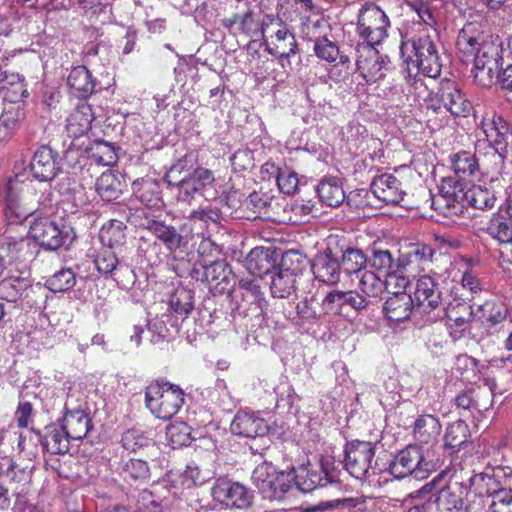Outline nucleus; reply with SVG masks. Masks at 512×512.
I'll list each match as a JSON object with an SVG mask.
<instances>
[{
    "label": "nucleus",
    "instance_id": "1",
    "mask_svg": "<svg viewBox=\"0 0 512 512\" xmlns=\"http://www.w3.org/2000/svg\"><path fill=\"white\" fill-rule=\"evenodd\" d=\"M478 127L483 132L485 139L475 143L478 152L487 150L499 172L504 165L508 148L512 147V124L501 113L494 109H486L481 116Z\"/></svg>",
    "mask_w": 512,
    "mask_h": 512
},
{
    "label": "nucleus",
    "instance_id": "2",
    "mask_svg": "<svg viewBox=\"0 0 512 512\" xmlns=\"http://www.w3.org/2000/svg\"><path fill=\"white\" fill-rule=\"evenodd\" d=\"M260 34L265 51L278 60L289 59L299 52L295 34L279 15L266 14L261 20Z\"/></svg>",
    "mask_w": 512,
    "mask_h": 512
},
{
    "label": "nucleus",
    "instance_id": "3",
    "mask_svg": "<svg viewBox=\"0 0 512 512\" xmlns=\"http://www.w3.org/2000/svg\"><path fill=\"white\" fill-rule=\"evenodd\" d=\"M185 393L176 384L165 380L151 382L145 389V405L162 420L173 418L184 405Z\"/></svg>",
    "mask_w": 512,
    "mask_h": 512
},
{
    "label": "nucleus",
    "instance_id": "4",
    "mask_svg": "<svg viewBox=\"0 0 512 512\" xmlns=\"http://www.w3.org/2000/svg\"><path fill=\"white\" fill-rule=\"evenodd\" d=\"M441 425L433 415L426 414L418 418V480L424 479L439 466V457L434 447L438 443Z\"/></svg>",
    "mask_w": 512,
    "mask_h": 512
},
{
    "label": "nucleus",
    "instance_id": "5",
    "mask_svg": "<svg viewBox=\"0 0 512 512\" xmlns=\"http://www.w3.org/2000/svg\"><path fill=\"white\" fill-rule=\"evenodd\" d=\"M390 21L386 13L374 3H365L360 9L357 33L365 43L375 47L388 37Z\"/></svg>",
    "mask_w": 512,
    "mask_h": 512
},
{
    "label": "nucleus",
    "instance_id": "6",
    "mask_svg": "<svg viewBox=\"0 0 512 512\" xmlns=\"http://www.w3.org/2000/svg\"><path fill=\"white\" fill-rule=\"evenodd\" d=\"M252 482L264 499L282 500L293 487L291 475L277 472L269 463H261L252 472Z\"/></svg>",
    "mask_w": 512,
    "mask_h": 512
},
{
    "label": "nucleus",
    "instance_id": "7",
    "mask_svg": "<svg viewBox=\"0 0 512 512\" xmlns=\"http://www.w3.org/2000/svg\"><path fill=\"white\" fill-rule=\"evenodd\" d=\"M442 192L445 193L444 197L448 198L447 201L463 204L466 201L470 206L480 210L491 209L496 203V196L490 189L481 185H473L465 189L463 183L450 177L443 179Z\"/></svg>",
    "mask_w": 512,
    "mask_h": 512
},
{
    "label": "nucleus",
    "instance_id": "8",
    "mask_svg": "<svg viewBox=\"0 0 512 512\" xmlns=\"http://www.w3.org/2000/svg\"><path fill=\"white\" fill-rule=\"evenodd\" d=\"M441 306V292L430 275L418 274V326L434 323L444 315Z\"/></svg>",
    "mask_w": 512,
    "mask_h": 512
},
{
    "label": "nucleus",
    "instance_id": "9",
    "mask_svg": "<svg viewBox=\"0 0 512 512\" xmlns=\"http://www.w3.org/2000/svg\"><path fill=\"white\" fill-rule=\"evenodd\" d=\"M344 467L356 479L366 478L375 456V444L370 441L353 440L345 445Z\"/></svg>",
    "mask_w": 512,
    "mask_h": 512
},
{
    "label": "nucleus",
    "instance_id": "10",
    "mask_svg": "<svg viewBox=\"0 0 512 512\" xmlns=\"http://www.w3.org/2000/svg\"><path fill=\"white\" fill-rule=\"evenodd\" d=\"M302 260L297 253L287 252L281 263V268L271 279L270 290L273 297L287 298L296 291L298 271Z\"/></svg>",
    "mask_w": 512,
    "mask_h": 512
},
{
    "label": "nucleus",
    "instance_id": "11",
    "mask_svg": "<svg viewBox=\"0 0 512 512\" xmlns=\"http://www.w3.org/2000/svg\"><path fill=\"white\" fill-rule=\"evenodd\" d=\"M337 243V235L329 236L325 252L318 255L311 266L315 278L329 285L340 281L341 267L338 261Z\"/></svg>",
    "mask_w": 512,
    "mask_h": 512
},
{
    "label": "nucleus",
    "instance_id": "12",
    "mask_svg": "<svg viewBox=\"0 0 512 512\" xmlns=\"http://www.w3.org/2000/svg\"><path fill=\"white\" fill-rule=\"evenodd\" d=\"M213 499L230 508L245 509L252 503L253 494L244 485L219 479L212 488Z\"/></svg>",
    "mask_w": 512,
    "mask_h": 512
},
{
    "label": "nucleus",
    "instance_id": "13",
    "mask_svg": "<svg viewBox=\"0 0 512 512\" xmlns=\"http://www.w3.org/2000/svg\"><path fill=\"white\" fill-rule=\"evenodd\" d=\"M29 234L46 250L62 247L68 238V232L64 226L60 227L55 221L46 217L35 219L30 226Z\"/></svg>",
    "mask_w": 512,
    "mask_h": 512
},
{
    "label": "nucleus",
    "instance_id": "14",
    "mask_svg": "<svg viewBox=\"0 0 512 512\" xmlns=\"http://www.w3.org/2000/svg\"><path fill=\"white\" fill-rule=\"evenodd\" d=\"M139 227L149 231L170 252H176L185 246L184 237L175 226L148 213H143Z\"/></svg>",
    "mask_w": 512,
    "mask_h": 512
},
{
    "label": "nucleus",
    "instance_id": "15",
    "mask_svg": "<svg viewBox=\"0 0 512 512\" xmlns=\"http://www.w3.org/2000/svg\"><path fill=\"white\" fill-rule=\"evenodd\" d=\"M29 170L41 182L53 180L61 171L59 153L49 145H41L32 155Z\"/></svg>",
    "mask_w": 512,
    "mask_h": 512
},
{
    "label": "nucleus",
    "instance_id": "16",
    "mask_svg": "<svg viewBox=\"0 0 512 512\" xmlns=\"http://www.w3.org/2000/svg\"><path fill=\"white\" fill-rule=\"evenodd\" d=\"M357 53L356 67L367 84H374L386 76V62L375 47L358 45Z\"/></svg>",
    "mask_w": 512,
    "mask_h": 512
},
{
    "label": "nucleus",
    "instance_id": "17",
    "mask_svg": "<svg viewBox=\"0 0 512 512\" xmlns=\"http://www.w3.org/2000/svg\"><path fill=\"white\" fill-rule=\"evenodd\" d=\"M448 166L455 179L462 182H473L484 174L481 164L474 152L459 150L448 156Z\"/></svg>",
    "mask_w": 512,
    "mask_h": 512
},
{
    "label": "nucleus",
    "instance_id": "18",
    "mask_svg": "<svg viewBox=\"0 0 512 512\" xmlns=\"http://www.w3.org/2000/svg\"><path fill=\"white\" fill-rule=\"evenodd\" d=\"M297 489L304 493H310L317 488L336 482L333 472H329L323 464L307 465L300 467L291 477Z\"/></svg>",
    "mask_w": 512,
    "mask_h": 512
},
{
    "label": "nucleus",
    "instance_id": "19",
    "mask_svg": "<svg viewBox=\"0 0 512 512\" xmlns=\"http://www.w3.org/2000/svg\"><path fill=\"white\" fill-rule=\"evenodd\" d=\"M215 177L213 171L204 167H196L192 173L184 175L178 188V199L184 202H190L196 194L209 187H213Z\"/></svg>",
    "mask_w": 512,
    "mask_h": 512
},
{
    "label": "nucleus",
    "instance_id": "20",
    "mask_svg": "<svg viewBox=\"0 0 512 512\" xmlns=\"http://www.w3.org/2000/svg\"><path fill=\"white\" fill-rule=\"evenodd\" d=\"M371 191L376 198L387 205H401L408 208L405 203V191L401 187L400 180L392 174H382L374 178L371 183Z\"/></svg>",
    "mask_w": 512,
    "mask_h": 512
},
{
    "label": "nucleus",
    "instance_id": "21",
    "mask_svg": "<svg viewBox=\"0 0 512 512\" xmlns=\"http://www.w3.org/2000/svg\"><path fill=\"white\" fill-rule=\"evenodd\" d=\"M221 25L230 32L236 30L248 37H254L261 29V21L256 19L254 10L247 4L242 7L236 6V11L231 16L223 18Z\"/></svg>",
    "mask_w": 512,
    "mask_h": 512
},
{
    "label": "nucleus",
    "instance_id": "22",
    "mask_svg": "<svg viewBox=\"0 0 512 512\" xmlns=\"http://www.w3.org/2000/svg\"><path fill=\"white\" fill-rule=\"evenodd\" d=\"M441 100L445 111L456 117H467L473 110L471 102L449 79L440 82Z\"/></svg>",
    "mask_w": 512,
    "mask_h": 512
},
{
    "label": "nucleus",
    "instance_id": "23",
    "mask_svg": "<svg viewBox=\"0 0 512 512\" xmlns=\"http://www.w3.org/2000/svg\"><path fill=\"white\" fill-rule=\"evenodd\" d=\"M414 301L410 292L394 290L383 305V313L391 323L409 320L412 315Z\"/></svg>",
    "mask_w": 512,
    "mask_h": 512
},
{
    "label": "nucleus",
    "instance_id": "24",
    "mask_svg": "<svg viewBox=\"0 0 512 512\" xmlns=\"http://www.w3.org/2000/svg\"><path fill=\"white\" fill-rule=\"evenodd\" d=\"M230 430L237 436L255 438L266 435L268 425L263 418L248 412L239 411L231 422Z\"/></svg>",
    "mask_w": 512,
    "mask_h": 512
},
{
    "label": "nucleus",
    "instance_id": "25",
    "mask_svg": "<svg viewBox=\"0 0 512 512\" xmlns=\"http://www.w3.org/2000/svg\"><path fill=\"white\" fill-rule=\"evenodd\" d=\"M97 80L86 66L79 65L71 69L67 77L70 93L80 99H87L96 90Z\"/></svg>",
    "mask_w": 512,
    "mask_h": 512
},
{
    "label": "nucleus",
    "instance_id": "26",
    "mask_svg": "<svg viewBox=\"0 0 512 512\" xmlns=\"http://www.w3.org/2000/svg\"><path fill=\"white\" fill-rule=\"evenodd\" d=\"M91 428V419L84 410H66L61 429L72 440L84 439Z\"/></svg>",
    "mask_w": 512,
    "mask_h": 512
},
{
    "label": "nucleus",
    "instance_id": "27",
    "mask_svg": "<svg viewBox=\"0 0 512 512\" xmlns=\"http://www.w3.org/2000/svg\"><path fill=\"white\" fill-rule=\"evenodd\" d=\"M134 197L148 208L158 207L162 203V191L157 180L143 177L132 183Z\"/></svg>",
    "mask_w": 512,
    "mask_h": 512
},
{
    "label": "nucleus",
    "instance_id": "28",
    "mask_svg": "<svg viewBox=\"0 0 512 512\" xmlns=\"http://www.w3.org/2000/svg\"><path fill=\"white\" fill-rule=\"evenodd\" d=\"M94 114L91 105L79 104L70 113L66 120V130L70 137L79 138L91 129Z\"/></svg>",
    "mask_w": 512,
    "mask_h": 512
},
{
    "label": "nucleus",
    "instance_id": "29",
    "mask_svg": "<svg viewBox=\"0 0 512 512\" xmlns=\"http://www.w3.org/2000/svg\"><path fill=\"white\" fill-rule=\"evenodd\" d=\"M126 184L118 172L107 170L96 180L95 189L103 201L117 200L123 193Z\"/></svg>",
    "mask_w": 512,
    "mask_h": 512
},
{
    "label": "nucleus",
    "instance_id": "30",
    "mask_svg": "<svg viewBox=\"0 0 512 512\" xmlns=\"http://www.w3.org/2000/svg\"><path fill=\"white\" fill-rule=\"evenodd\" d=\"M474 312L475 320L479 321L487 329H491L504 322L508 316L507 307L493 299H488L478 305Z\"/></svg>",
    "mask_w": 512,
    "mask_h": 512
},
{
    "label": "nucleus",
    "instance_id": "31",
    "mask_svg": "<svg viewBox=\"0 0 512 512\" xmlns=\"http://www.w3.org/2000/svg\"><path fill=\"white\" fill-rule=\"evenodd\" d=\"M338 259L341 258V269L346 274H353L361 272L365 267L367 258L362 250L351 247L344 237L338 236Z\"/></svg>",
    "mask_w": 512,
    "mask_h": 512
},
{
    "label": "nucleus",
    "instance_id": "32",
    "mask_svg": "<svg viewBox=\"0 0 512 512\" xmlns=\"http://www.w3.org/2000/svg\"><path fill=\"white\" fill-rule=\"evenodd\" d=\"M245 266L251 275L263 278L275 268V259L270 249L256 247L248 253Z\"/></svg>",
    "mask_w": 512,
    "mask_h": 512
},
{
    "label": "nucleus",
    "instance_id": "33",
    "mask_svg": "<svg viewBox=\"0 0 512 512\" xmlns=\"http://www.w3.org/2000/svg\"><path fill=\"white\" fill-rule=\"evenodd\" d=\"M299 30L302 39L306 42L315 43L331 34V25L318 13L316 15L304 16L300 21Z\"/></svg>",
    "mask_w": 512,
    "mask_h": 512
},
{
    "label": "nucleus",
    "instance_id": "34",
    "mask_svg": "<svg viewBox=\"0 0 512 512\" xmlns=\"http://www.w3.org/2000/svg\"><path fill=\"white\" fill-rule=\"evenodd\" d=\"M5 202L4 214L9 224H22L38 210V206L23 204L19 195L11 187L8 189Z\"/></svg>",
    "mask_w": 512,
    "mask_h": 512
},
{
    "label": "nucleus",
    "instance_id": "35",
    "mask_svg": "<svg viewBox=\"0 0 512 512\" xmlns=\"http://www.w3.org/2000/svg\"><path fill=\"white\" fill-rule=\"evenodd\" d=\"M422 196L425 197L424 206H429L431 209L438 211L439 214L445 217L457 216L463 213L464 204L460 202L447 201L448 198L444 197L445 193L442 192V185L440 186V193L437 196L432 195L430 190L424 189Z\"/></svg>",
    "mask_w": 512,
    "mask_h": 512
},
{
    "label": "nucleus",
    "instance_id": "36",
    "mask_svg": "<svg viewBox=\"0 0 512 512\" xmlns=\"http://www.w3.org/2000/svg\"><path fill=\"white\" fill-rule=\"evenodd\" d=\"M117 470L120 476L128 482L142 483L150 477L149 465L142 459H122Z\"/></svg>",
    "mask_w": 512,
    "mask_h": 512
},
{
    "label": "nucleus",
    "instance_id": "37",
    "mask_svg": "<svg viewBox=\"0 0 512 512\" xmlns=\"http://www.w3.org/2000/svg\"><path fill=\"white\" fill-rule=\"evenodd\" d=\"M6 91L10 101L17 102L29 96L25 78L19 73L3 71L0 74V92Z\"/></svg>",
    "mask_w": 512,
    "mask_h": 512
},
{
    "label": "nucleus",
    "instance_id": "38",
    "mask_svg": "<svg viewBox=\"0 0 512 512\" xmlns=\"http://www.w3.org/2000/svg\"><path fill=\"white\" fill-rule=\"evenodd\" d=\"M487 388H468L459 393L455 398V404L458 408L464 410H478L486 408L485 404H481V396L483 393H489L492 395L493 388L496 386L495 381L486 380Z\"/></svg>",
    "mask_w": 512,
    "mask_h": 512
},
{
    "label": "nucleus",
    "instance_id": "39",
    "mask_svg": "<svg viewBox=\"0 0 512 512\" xmlns=\"http://www.w3.org/2000/svg\"><path fill=\"white\" fill-rule=\"evenodd\" d=\"M320 201L329 207H338L345 199V192L337 178L322 179L317 186Z\"/></svg>",
    "mask_w": 512,
    "mask_h": 512
},
{
    "label": "nucleus",
    "instance_id": "40",
    "mask_svg": "<svg viewBox=\"0 0 512 512\" xmlns=\"http://www.w3.org/2000/svg\"><path fill=\"white\" fill-rule=\"evenodd\" d=\"M481 32L473 23H468L459 31L456 38V48L464 56H473L480 48Z\"/></svg>",
    "mask_w": 512,
    "mask_h": 512
},
{
    "label": "nucleus",
    "instance_id": "41",
    "mask_svg": "<svg viewBox=\"0 0 512 512\" xmlns=\"http://www.w3.org/2000/svg\"><path fill=\"white\" fill-rule=\"evenodd\" d=\"M29 287H31V282L26 277L11 276L4 278L0 281V299L9 303H17Z\"/></svg>",
    "mask_w": 512,
    "mask_h": 512
},
{
    "label": "nucleus",
    "instance_id": "42",
    "mask_svg": "<svg viewBox=\"0 0 512 512\" xmlns=\"http://www.w3.org/2000/svg\"><path fill=\"white\" fill-rule=\"evenodd\" d=\"M358 288L367 299H376L385 291L389 292V281H386V277L383 279L381 275L365 270L361 273Z\"/></svg>",
    "mask_w": 512,
    "mask_h": 512
},
{
    "label": "nucleus",
    "instance_id": "43",
    "mask_svg": "<svg viewBox=\"0 0 512 512\" xmlns=\"http://www.w3.org/2000/svg\"><path fill=\"white\" fill-rule=\"evenodd\" d=\"M485 230L500 244H512V219L507 215L493 214Z\"/></svg>",
    "mask_w": 512,
    "mask_h": 512
},
{
    "label": "nucleus",
    "instance_id": "44",
    "mask_svg": "<svg viewBox=\"0 0 512 512\" xmlns=\"http://www.w3.org/2000/svg\"><path fill=\"white\" fill-rule=\"evenodd\" d=\"M418 18V60H420L421 57L429 55V52L437 54L438 51L434 41L437 38L436 29L426 23L419 8Z\"/></svg>",
    "mask_w": 512,
    "mask_h": 512
},
{
    "label": "nucleus",
    "instance_id": "45",
    "mask_svg": "<svg viewBox=\"0 0 512 512\" xmlns=\"http://www.w3.org/2000/svg\"><path fill=\"white\" fill-rule=\"evenodd\" d=\"M200 266L204 269L202 281L217 284L228 283L231 269L224 260L202 258L199 261Z\"/></svg>",
    "mask_w": 512,
    "mask_h": 512
},
{
    "label": "nucleus",
    "instance_id": "46",
    "mask_svg": "<svg viewBox=\"0 0 512 512\" xmlns=\"http://www.w3.org/2000/svg\"><path fill=\"white\" fill-rule=\"evenodd\" d=\"M24 113L20 108L10 107L0 115V143L8 142L20 128Z\"/></svg>",
    "mask_w": 512,
    "mask_h": 512
},
{
    "label": "nucleus",
    "instance_id": "47",
    "mask_svg": "<svg viewBox=\"0 0 512 512\" xmlns=\"http://www.w3.org/2000/svg\"><path fill=\"white\" fill-rule=\"evenodd\" d=\"M446 316L450 323V328L455 327L459 332L468 328L469 322L475 319V312L471 305L466 302L450 304Z\"/></svg>",
    "mask_w": 512,
    "mask_h": 512
},
{
    "label": "nucleus",
    "instance_id": "48",
    "mask_svg": "<svg viewBox=\"0 0 512 512\" xmlns=\"http://www.w3.org/2000/svg\"><path fill=\"white\" fill-rule=\"evenodd\" d=\"M196 163L197 155L193 152L186 153L170 167L164 176V181L168 186H177L181 181V175L192 173Z\"/></svg>",
    "mask_w": 512,
    "mask_h": 512
},
{
    "label": "nucleus",
    "instance_id": "49",
    "mask_svg": "<svg viewBox=\"0 0 512 512\" xmlns=\"http://www.w3.org/2000/svg\"><path fill=\"white\" fill-rule=\"evenodd\" d=\"M125 230L126 226L122 221L111 220L100 229V241L103 246L108 248L122 245L126 239Z\"/></svg>",
    "mask_w": 512,
    "mask_h": 512
},
{
    "label": "nucleus",
    "instance_id": "50",
    "mask_svg": "<svg viewBox=\"0 0 512 512\" xmlns=\"http://www.w3.org/2000/svg\"><path fill=\"white\" fill-rule=\"evenodd\" d=\"M412 448L413 446L409 445L401 450L390 463L388 470L394 478L403 479L416 470V464L410 452Z\"/></svg>",
    "mask_w": 512,
    "mask_h": 512
},
{
    "label": "nucleus",
    "instance_id": "51",
    "mask_svg": "<svg viewBox=\"0 0 512 512\" xmlns=\"http://www.w3.org/2000/svg\"><path fill=\"white\" fill-rule=\"evenodd\" d=\"M88 150L90 157L99 165L112 166L118 160L117 148L110 142L94 140Z\"/></svg>",
    "mask_w": 512,
    "mask_h": 512
},
{
    "label": "nucleus",
    "instance_id": "52",
    "mask_svg": "<svg viewBox=\"0 0 512 512\" xmlns=\"http://www.w3.org/2000/svg\"><path fill=\"white\" fill-rule=\"evenodd\" d=\"M442 473H438L433 479L418 489V512H427L433 506V501L438 495L439 488H445Z\"/></svg>",
    "mask_w": 512,
    "mask_h": 512
},
{
    "label": "nucleus",
    "instance_id": "53",
    "mask_svg": "<svg viewBox=\"0 0 512 512\" xmlns=\"http://www.w3.org/2000/svg\"><path fill=\"white\" fill-rule=\"evenodd\" d=\"M9 484L13 485L12 493L16 497L26 495L32 482V474L23 468L12 464L6 471Z\"/></svg>",
    "mask_w": 512,
    "mask_h": 512
},
{
    "label": "nucleus",
    "instance_id": "54",
    "mask_svg": "<svg viewBox=\"0 0 512 512\" xmlns=\"http://www.w3.org/2000/svg\"><path fill=\"white\" fill-rule=\"evenodd\" d=\"M313 51L319 59L329 63L336 62L338 58L342 64L349 62V57L346 55H340V49L337 42L331 40L329 36L313 43Z\"/></svg>",
    "mask_w": 512,
    "mask_h": 512
},
{
    "label": "nucleus",
    "instance_id": "55",
    "mask_svg": "<svg viewBox=\"0 0 512 512\" xmlns=\"http://www.w3.org/2000/svg\"><path fill=\"white\" fill-rule=\"evenodd\" d=\"M121 446L123 449L136 453L150 445H153V439L148 435L147 432L138 429L131 428L126 430L121 437Z\"/></svg>",
    "mask_w": 512,
    "mask_h": 512
},
{
    "label": "nucleus",
    "instance_id": "56",
    "mask_svg": "<svg viewBox=\"0 0 512 512\" xmlns=\"http://www.w3.org/2000/svg\"><path fill=\"white\" fill-rule=\"evenodd\" d=\"M433 505L445 512H467L463 499L453 492L450 487L439 488Z\"/></svg>",
    "mask_w": 512,
    "mask_h": 512
},
{
    "label": "nucleus",
    "instance_id": "57",
    "mask_svg": "<svg viewBox=\"0 0 512 512\" xmlns=\"http://www.w3.org/2000/svg\"><path fill=\"white\" fill-rule=\"evenodd\" d=\"M238 286L242 291V299L244 301L249 304H255L261 310L267 306V301L257 281L253 279H241L238 282Z\"/></svg>",
    "mask_w": 512,
    "mask_h": 512
},
{
    "label": "nucleus",
    "instance_id": "58",
    "mask_svg": "<svg viewBox=\"0 0 512 512\" xmlns=\"http://www.w3.org/2000/svg\"><path fill=\"white\" fill-rule=\"evenodd\" d=\"M400 51L403 60L402 70L406 74L405 78L408 84L414 85L416 83V75L412 74V68L416 67V61L414 60L416 56V40H402Z\"/></svg>",
    "mask_w": 512,
    "mask_h": 512
},
{
    "label": "nucleus",
    "instance_id": "59",
    "mask_svg": "<svg viewBox=\"0 0 512 512\" xmlns=\"http://www.w3.org/2000/svg\"><path fill=\"white\" fill-rule=\"evenodd\" d=\"M468 437V425L462 420L455 421L450 424L446 430L444 436L445 445L452 449H459L467 442Z\"/></svg>",
    "mask_w": 512,
    "mask_h": 512
},
{
    "label": "nucleus",
    "instance_id": "60",
    "mask_svg": "<svg viewBox=\"0 0 512 512\" xmlns=\"http://www.w3.org/2000/svg\"><path fill=\"white\" fill-rule=\"evenodd\" d=\"M25 241L11 240L3 238L0 240V275L5 269L6 265L19 259L20 253L23 250Z\"/></svg>",
    "mask_w": 512,
    "mask_h": 512
},
{
    "label": "nucleus",
    "instance_id": "61",
    "mask_svg": "<svg viewBox=\"0 0 512 512\" xmlns=\"http://www.w3.org/2000/svg\"><path fill=\"white\" fill-rule=\"evenodd\" d=\"M94 264L97 271L105 276L112 275L121 263L112 248L104 247L95 256Z\"/></svg>",
    "mask_w": 512,
    "mask_h": 512
},
{
    "label": "nucleus",
    "instance_id": "62",
    "mask_svg": "<svg viewBox=\"0 0 512 512\" xmlns=\"http://www.w3.org/2000/svg\"><path fill=\"white\" fill-rule=\"evenodd\" d=\"M76 284V276L72 269L63 268L54 273L48 280L47 286L53 292H65Z\"/></svg>",
    "mask_w": 512,
    "mask_h": 512
},
{
    "label": "nucleus",
    "instance_id": "63",
    "mask_svg": "<svg viewBox=\"0 0 512 512\" xmlns=\"http://www.w3.org/2000/svg\"><path fill=\"white\" fill-rule=\"evenodd\" d=\"M498 44L493 42H483L477 52L474 54V63L489 65L499 68V62L502 60Z\"/></svg>",
    "mask_w": 512,
    "mask_h": 512
},
{
    "label": "nucleus",
    "instance_id": "64",
    "mask_svg": "<svg viewBox=\"0 0 512 512\" xmlns=\"http://www.w3.org/2000/svg\"><path fill=\"white\" fill-rule=\"evenodd\" d=\"M192 299L190 291L184 288L176 289L170 297V307L177 315L186 318L193 309Z\"/></svg>",
    "mask_w": 512,
    "mask_h": 512
}]
</instances>
